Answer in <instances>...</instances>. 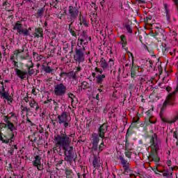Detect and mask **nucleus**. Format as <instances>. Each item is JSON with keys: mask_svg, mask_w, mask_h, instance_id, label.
<instances>
[{"mask_svg": "<svg viewBox=\"0 0 178 178\" xmlns=\"http://www.w3.org/2000/svg\"><path fill=\"white\" fill-rule=\"evenodd\" d=\"M72 139L67 136L66 134H61L54 136V144L56 148L58 149H63L65 157L64 161L68 162L70 165L73 163V161L75 162L76 159L73 154V147L70 145Z\"/></svg>", "mask_w": 178, "mask_h": 178, "instance_id": "obj_1", "label": "nucleus"}, {"mask_svg": "<svg viewBox=\"0 0 178 178\" xmlns=\"http://www.w3.org/2000/svg\"><path fill=\"white\" fill-rule=\"evenodd\" d=\"M150 133L152 134L149 136L150 148L149 158L155 162V163H159L161 159L159 158V156H158V152L161 147V142L159 141V139H158V134L154 133V130H151Z\"/></svg>", "mask_w": 178, "mask_h": 178, "instance_id": "obj_2", "label": "nucleus"}, {"mask_svg": "<svg viewBox=\"0 0 178 178\" xmlns=\"http://www.w3.org/2000/svg\"><path fill=\"white\" fill-rule=\"evenodd\" d=\"M13 130H17V127L11 128L5 127L0 129V141H2L4 144L12 145V143L15 141V132H13Z\"/></svg>", "mask_w": 178, "mask_h": 178, "instance_id": "obj_3", "label": "nucleus"}, {"mask_svg": "<svg viewBox=\"0 0 178 178\" xmlns=\"http://www.w3.org/2000/svg\"><path fill=\"white\" fill-rule=\"evenodd\" d=\"M4 123H0V130H2L3 127H17L15 124H17V116H16V113L10 112L8 115H4L3 118Z\"/></svg>", "mask_w": 178, "mask_h": 178, "instance_id": "obj_4", "label": "nucleus"}, {"mask_svg": "<svg viewBox=\"0 0 178 178\" xmlns=\"http://www.w3.org/2000/svg\"><path fill=\"white\" fill-rule=\"evenodd\" d=\"M76 54L74 56V59L78 63H81L86 60V55H90L91 52L90 50H87V48L83 46L82 48L75 49Z\"/></svg>", "mask_w": 178, "mask_h": 178, "instance_id": "obj_5", "label": "nucleus"}, {"mask_svg": "<svg viewBox=\"0 0 178 178\" xmlns=\"http://www.w3.org/2000/svg\"><path fill=\"white\" fill-rule=\"evenodd\" d=\"M58 123L63 126L65 129H67V127H70V120L72 118L70 115H67V113L63 112L62 114L58 116Z\"/></svg>", "mask_w": 178, "mask_h": 178, "instance_id": "obj_6", "label": "nucleus"}, {"mask_svg": "<svg viewBox=\"0 0 178 178\" xmlns=\"http://www.w3.org/2000/svg\"><path fill=\"white\" fill-rule=\"evenodd\" d=\"M67 92V86L63 83L54 86V93L56 97H63Z\"/></svg>", "mask_w": 178, "mask_h": 178, "instance_id": "obj_7", "label": "nucleus"}, {"mask_svg": "<svg viewBox=\"0 0 178 178\" xmlns=\"http://www.w3.org/2000/svg\"><path fill=\"white\" fill-rule=\"evenodd\" d=\"M67 13H68V17L67 19L69 22H74L76 19L79 17V8L74 6H69L67 8Z\"/></svg>", "mask_w": 178, "mask_h": 178, "instance_id": "obj_8", "label": "nucleus"}, {"mask_svg": "<svg viewBox=\"0 0 178 178\" xmlns=\"http://www.w3.org/2000/svg\"><path fill=\"white\" fill-rule=\"evenodd\" d=\"M118 158L122 165V169L124 170L123 175H129L131 166L130 162L127 161V160H126L122 155H120Z\"/></svg>", "mask_w": 178, "mask_h": 178, "instance_id": "obj_9", "label": "nucleus"}, {"mask_svg": "<svg viewBox=\"0 0 178 178\" xmlns=\"http://www.w3.org/2000/svg\"><path fill=\"white\" fill-rule=\"evenodd\" d=\"M0 97L3 99L8 101V102H10L9 104H12L13 102V99L12 98V96H10L9 90L5 89V86L0 87Z\"/></svg>", "mask_w": 178, "mask_h": 178, "instance_id": "obj_10", "label": "nucleus"}, {"mask_svg": "<svg viewBox=\"0 0 178 178\" xmlns=\"http://www.w3.org/2000/svg\"><path fill=\"white\" fill-rule=\"evenodd\" d=\"M141 73H143V68H140V66L134 65V64L131 63V77L136 79L138 76H141Z\"/></svg>", "mask_w": 178, "mask_h": 178, "instance_id": "obj_11", "label": "nucleus"}, {"mask_svg": "<svg viewBox=\"0 0 178 178\" xmlns=\"http://www.w3.org/2000/svg\"><path fill=\"white\" fill-rule=\"evenodd\" d=\"M88 41L91 42V36L87 35V33L86 31L83 32V34L78 38V44L77 45H87L88 44Z\"/></svg>", "mask_w": 178, "mask_h": 178, "instance_id": "obj_12", "label": "nucleus"}, {"mask_svg": "<svg viewBox=\"0 0 178 178\" xmlns=\"http://www.w3.org/2000/svg\"><path fill=\"white\" fill-rule=\"evenodd\" d=\"M99 136L98 134L94 133L92 134V140H91V144H92V149L93 151H98V144L99 143Z\"/></svg>", "mask_w": 178, "mask_h": 178, "instance_id": "obj_13", "label": "nucleus"}, {"mask_svg": "<svg viewBox=\"0 0 178 178\" xmlns=\"http://www.w3.org/2000/svg\"><path fill=\"white\" fill-rule=\"evenodd\" d=\"M33 165L35 168H37L38 170H44V164L41 163V156L36 155L35 160L33 161Z\"/></svg>", "mask_w": 178, "mask_h": 178, "instance_id": "obj_14", "label": "nucleus"}, {"mask_svg": "<svg viewBox=\"0 0 178 178\" xmlns=\"http://www.w3.org/2000/svg\"><path fill=\"white\" fill-rule=\"evenodd\" d=\"M14 70L15 72V74L21 80H26L27 79V71H23L21 70H19L17 67H14Z\"/></svg>", "mask_w": 178, "mask_h": 178, "instance_id": "obj_15", "label": "nucleus"}, {"mask_svg": "<svg viewBox=\"0 0 178 178\" xmlns=\"http://www.w3.org/2000/svg\"><path fill=\"white\" fill-rule=\"evenodd\" d=\"M106 131H108V124L106 123H104L99 128V137H100L101 138H105V133H106Z\"/></svg>", "mask_w": 178, "mask_h": 178, "instance_id": "obj_16", "label": "nucleus"}, {"mask_svg": "<svg viewBox=\"0 0 178 178\" xmlns=\"http://www.w3.org/2000/svg\"><path fill=\"white\" fill-rule=\"evenodd\" d=\"M31 37H34V38H44V30L42 28L39 27L35 29V31L32 33Z\"/></svg>", "mask_w": 178, "mask_h": 178, "instance_id": "obj_17", "label": "nucleus"}, {"mask_svg": "<svg viewBox=\"0 0 178 178\" xmlns=\"http://www.w3.org/2000/svg\"><path fill=\"white\" fill-rule=\"evenodd\" d=\"M67 77L74 84H77V72H70L67 74Z\"/></svg>", "mask_w": 178, "mask_h": 178, "instance_id": "obj_18", "label": "nucleus"}, {"mask_svg": "<svg viewBox=\"0 0 178 178\" xmlns=\"http://www.w3.org/2000/svg\"><path fill=\"white\" fill-rule=\"evenodd\" d=\"M29 98H30V101H29L30 108H31L32 109H34L35 112H38V109H40V106L38 105V103L37 102V101H35V99H34V98H32V97H29Z\"/></svg>", "mask_w": 178, "mask_h": 178, "instance_id": "obj_19", "label": "nucleus"}, {"mask_svg": "<svg viewBox=\"0 0 178 178\" xmlns=\"http://www.w3.org/2000/svg\"><path fill=\"white\" fill-rule=\"evenodd\" d=\"M25 66L27 68V73L29 74V76H33V74L35 73V71H34V69H33V67H34V63H33L32 60H29L28 64H26Z\"/></svg>", "mask_w": 178, "mask_h": 178, "instance_id": "obj_20", "label": "nucleus"}, {"mask_svg": "<svg viewBox=\"0 0 178 178\" xmlns=\"http://www.w3.org/2000/svg\"><path fill=\"white\" fill-rule=\"evenodd\" d=\"M152 170L154 172L156 170H157V172H159V173H162V176H163V177L169 178V177H172V176H173V172H170L169 171H168V170H158V168H154Z\"/></svg>", "mask_w": 178, "mask_h": 178, "instance_id": "obj_21", "label": "nucleus"}, {"mask_svg": "<svg viewBox=\"0 0 178 178\" xmlns=\"http://www.w3.org/2000/svg\"><path fill=\"white\" fill-rule=\"evenodd\" d=\"M152 37L156 38V40H157V41H161V40H162V38H163V33H162L161 32H159V31H156V30L152 31Z\"/></svg>", "mask_w": 178, "mask_h": 178, "instance_id": "obj_22", "label": "nucleus"}, {"mask_svg": "<svg viewBox=\"0 0 178 178\" xmlns=\"http://www.w3.org/2000/svg\"><path fill=\"white\" fill-rule=\"evenodd\" d=\"M120 44L122 45V48L124 49H127V38H126V35H121L120 36Z\"/></svg>", "mask_w": 178, "mask_h": 178, "instance_id": "obj_23", "label": "nucleus"}, {"mask_svg": "<svg viewBox=\"0 0 178 178\" xmlns=\"http://www.w3.org/2000/svg\"><path fill=\"white\" fill-rule=\"evenodd\" d=\"M73 22H71L69 24L68 31L72 37L77 38V33H76V28L73 26Z\"/></svg>", "mask_w": 178, "mask_h": 178, "instance_id": "obj_24", "label": "nucleus"}, {"mask_svg": "<svg viewBox=\"0 0 178 178\" xmlns=\"http://www.w3.org/2000/svg\"><path fill=\"white\" fill-rule=\"evenodd\" d=\"M92 163H93V167L95 168V169H98V168L101 166V160L99 159V157L97 156H94Z\"/></svg>", "mask_w": 178, "mask_h": 178, "instance_id": "obj_25", "label": "nucleus"}, {"mask_svg": "<svg viewBox=\"0 0 178 178\" xmlns=\"http://www.w3.org/2000/svg\"><path fill=\"white\" fill-rule=\"evenodd\" d=\"M68 98H70L71 99V105L72 108H76V104H74V102H77V97L73 93L69 92L67 94Z\"/></svg>", "mask_w": 178, "mask_h": 178, "instance_id": "obj_26", "label": "nucleus"}, {"mask_svg": "<svg viewBox=\"0 0 178 178\" xmlns=\"http://www.w3.org/2000/svg\"><path fill=\"white\" fill-rule=\"evenodd\" d=\"M106 77V75L105 74H98L97 76H96L97 84H102Z\"/></svg>", "mask_w": 178, "mask_h": 178, "instance_id": "obj_27", "label": "nucleus"}, {"mask_svg": "<svg viewBox=\"0 0 178 178\" xmlns=\"http://www.w3.org/2000/svg\"><path fill=\"white\" fill-rule=\"evenodd\" d=\"M13 30H16L17 33L20 34V33H22V30H23V25L20 24V22H17L13 27Z\"/></svg>", "mask_w": 178, "mask_h": 178, "instance_id": "obj_28", "label": "nucleus"}, {"mask_svg": "<svg viewBox=\"0 0 178 178\" xmlns=\"http://www.w3.org/2000/svg\"><path fill=\"white\" fill-rule=\"evenodd\" d=\"M99 65L103 70H107L108 69V61L104 58H101Z\"/></svg>", "mask_w": 178, "mask_h": 178, "instance_id": "obj_29", "label": "nucleus"}, {"mask_svg": "<svg viewBox=\"0 0 178 178\" xmlns=\"http://www.w3.org/2000/svg\"><path fill=\"white\" fill-rule=\"evenodd\" d=\"M66 178H74V172L72 170L67 168L65 170Z\"/></svg>", "mask_w": 178, "mask_h": 178, "instance_id": "obj_30", "label": "nucleus"}, {"mask_svg": "<svg viewBox=\"0 0 178 178\" xmlns=\"http://www.w3.org/2000/svg\"><path fill=\"white\" fill-rule=\"evenodd\" d=\"M10 147L8 150V155L12 156L15 154V149H17V145H10Z\"/></svg>", "mask_w": 178, "mask_h": 178, "instance_id": "obj_31", "label": "nucleus"}, {"mask_svg": "<svg viewBox=\"0 0 178 178\" xmlns=\"http://www.w3.org/2000/svg\"><path fill=\"white\" fill-rule=\"evenodd\" d=\"M157 119L154 115L150 118L145 120V123L148 126L149 124H155L156 123Z\"/></svg>", "mask_w": 178, "mask_h": 178, "instance_id": "obj_32", "label": "nucleus"}, {"mask_svg": "<svg viewBox=\"0 0 178 178\" xmlns=\"http://www.w3.org/2000/svg\"><path fill=\"white\" fill-rule=\"evenodd\" d=\"M124 29L128 31L129 34L133 33V29H131V22L129 21L125 23Z\"/></svg>", "mask_w": 178, "mask_h": 178, "instance_id": "obj_33", "label": "nucleus"}, {"mask_svg": "<svg viewBox=\"0 0 178 178\" xmlns=\"http://www.w3.org/2000/svg\"><path fill=\"white\" fill-rule=\"evenodd\" d=\"M115 68V60L113 59L110 58L108 62V69H109L110 72H113V69Z\"/></svg>", "mask_w": 178, "mask_h": 178, "instance_id": "obj_34", "label": "nucleus"}, {"mask_svg": "<svg viewBox=\"0 0 178 178\" xmlns=\"http://www.w3.org/2000/svg\"><path fill=\"white\" fill-rule=\"evenodd\" d=\"M44 12H45V8H42L38 9L35 14L36 17H42V16H44Z\"/></svg>", "mask_w": 178, "mask_h": 178, "instance_id": "obj_35", "label": "nucleus"}, {"mask_svg": "<svg viewBox=\"0 0 178 178\" xmlns=\"http://www.w3.org/2000/svg\"><path fill=\"white\" fill-rule=\"evenodd\" d=\"M137 124H140V118L139 117H135L132 120V126H134V127H137Z\"/></svg>", "mask_w": 178, "mask_h": 178, "instance_id": "obj_36", "label": "nucleus"}, {"mask_svg": "<svg viewBox=\"0 0 178 178\" xmlns=\"http://www.w3.org/2000/svg\"><path fill=\"white\" fill-rule=\"evenodd\" d=\"M144 20H145V23L146 26H149V27L152 24L150 22H151V20H152V16L149 15V16L145 17Z\"/></svg>", "mask_w": 178, "mask_h": 178, "instance_id": "obj_37", "label": "nucleus"}, {"mask_svg": "<svg viewBox=\"0 0 178 178\" xmlns=\"http://www.w3.org/2000/svg\"><path fill=\"white\" fill-rule=\"evenodd\" d=\"M150 29L154 30V29H156V30H160V29L162 27L161 26V24L156 23V24H150V26H149Z\"/></svg>", "mask_w": 178, "mask_h": 178, "instance_id": "obj_38", "label": "nucleus"}, {"mask_svg": "<svg viewBox=\"0 0 178 178\" xmlns=\"http://www.w3.org/2000/svg\"><path fill=\"white\" fill-rule=\"evenodd\" d=\"M152 112H154V109H149L145 113H146V117H145V120L147 119H149L150 118H152L154 115H152Z\"/></svg>", "mask_w": 178, "mask_h": 178, "instance_id": "obj_39", "label": "nucleus"}, {"mask_svg": "<svg viewBox=\"0 0 178 178\" xmlns=\"http://www.w3.org/2000/svg\"><path fill=\"white\" fill-rule=\"evenodd\" d=\"M81 87L83 90H87V88H89L90 83H88L87 81H83L81 83Z\"/></svg>", "mask_w": 178, "mask_h": 178, "instance_id": "obj_40", "label": "nucleus"}, {"mask_svg": "<svg viewBox=\"0 0 178 178\" xmlns=\"http://www.w3.org/2000/svg\"><path fill=\"white\" fill-rule=\"evenodd\" d=\"M161 47L162 52L163 54H167V52L169 51V48L166 47L165 43H161Z\"/></svg>", "mask_w": 178, "mask_h": 178, "instance_id": "obj_41", "label": "nucleus"}, {"mask_svg": "<svg viewBox=\"0 0 178 178\" xmlns=\"http://www.w3.org/2000/svg\"><path fill=\"white\" fill-rule=\"evenodd\" d=\"M29 111H30V108H28L23 105L21 106V115H24L25 112H26V113H29Z\"/></svg>", "mask_w": 178, "mask_h": 178, "instance_id": "obj_42", "label": "nucleus"}, {"mask_svg": "<svg viewBox=\"0 0 178 178\" xmlns=\"http://www.w3.org/2000/svg\"><path fill=\"white\" fill-rule=\"evenodd\" d=\"M80 21H81V23L83 24V26H85L86 27H88V25L90 24V23L88 22V21H87L86 18H82V20H81V18H80Z\"/></svg>", "mask_w": 178, "mask_h": 178, "instance_id": "obj_43", "label": "nucleus"}, {"mask_svg": "<svg viewBox=\"0 0 178 178\" xmlns=\"http://www.w3.org/2000/svg\"><path fill=\"white\" fill-rule=\"evenodd\" d=\"M28 138L32 143H35V141H37V137H35V134H32L31 136H29Z\"/></svg>", "mask_w": 178, "mask_h": 178, "instance_id": "obj_44", "label": "nucleus"}, {"mask_svg": "<svg viewBox=\"0 0 178 178\" xmlns=\"http://www.w3.org/2000/svg\"><path fill=\"white\" fill-rule=\"evenodd\" d=\"M104 149H105V144L104 143V142H102L99 145V147H97V151H99V152H102V151H104Z\"/></svg>", "mask_w": 178, "mask_h": 178, "instance_id": "obj_45", "label": "nucleus"}, {"mask_svg": "<svg viewBox=\"0 0 178 178\" xmlns=\"http://www.w3.org/2000/svg\"><path fill=\"white\" fill-rule=\"evenodd\" d=\"M54 69L51 68V67L49 66H47L44 68V72H45V73H52Z\"/></svg>", "mask_w": 178, "mask_h": 178, "instance_id": "obj_46", "label": "nucleus"}, {"mask_svg": "<svg viewBox=\"0 0 178 178\" xmlns=\"http://www.w3.org/2000/svg\"><path fill=\"white\" fill-rule=\"evenodd\" d=\"M20 34H24V35H30V32L29 29H22Z\"/></svg>", "mask_w": 178, "mask_h": 178, "instance_id": "obj_47", "label": "nucleus"}, {"mask_svg": "<svg viewBox=\"0 0 178 178\" xmlns=\"http://www.w3.org/2000/svg\"><path fill=\"white\" fill-rule=\"evenodd\" d=\"M53 105L54 106V111L59 109V103H58V102L53 100Z\"/></svg>", "mask_w": 178, "mask_h": 178, "instance_id": "obj_48", "label": "nucleus"}, {"mask_svg": "<svg viewBox=\"0 0 178 178\" xmlns=\"http://www.w3.org/2000/svg\"><path fill=\"white\" fill-rule=\"evenodd\" d=\"M128 56H129V58L131 59L132 60V65H134V56H133V53L130 52V51H128Z\"/></svg>", "mask_w": 178, "mask_h": 178, "instance_id": "obj_49", "label": "nucleus"}, {"mask_svg": "<svg viewBox=\"0 0 178 178\" xmlns=\"http://www.w3.org/2000/svg\"><path fill=\"white\" fill-rule=\"evenodd\" d=\"M95 72H97V73H99L100 74H102V73H104V69L103 68H98V67H96L95 68Z\"/></svg>", "mask_w": 178, "mask_h": 178, "instance_id": "obj_50", "label": "nucleus"}, {"mask_svg": "<svg viewBox=\"0 0 178 178\" xmlns=\"http://www.w3.org/2000/svg\"><path fill=\"white\" fill-rule=\"evenodd\" d=\"M131 154H132L131 152L127 151L124 152V155L126 158H128L129 159H131Z\"/></svg>", "mask_w": 178, "mask_h": 178, "instance_id": "obj_51", "label": "nucleus"}, {"mask_svg": "<svg viewBox=\"0 0 178 178\" xmlns=\"http://www.w3.org/2000/svg\"><path fill=\"white\" fill-rule=\"evenodd\" d=\"M33 58H35V56L38 57V60H41V56H42V55H38V53L36 52H33Z\"/></svg>", "mask_w": 178, "mask_h": 178, "instance_id": "obj_52", "label": "nucleus"}, {"mask_svg": "<svg viewBox=\"0 0 178 178\" xmlns=\"http://www.w3.org/2000/svg\"><path fill=\"white\" fill-rule=\"evenodd\" d=\"M138 80L140 81V84H143V83H145V81H147L145 76H139Z\"/></svg>", "mask_w": 178, "mask_h": 178, "instance_id": "obj_53", "label": "nucleus"}, {"mask_svg": "<svg viewBox=\"0 0 178 178\" xmlns=\"http://www.w3.org/2000/svg\"><path fill=\"white\" fill-rule=\"evenodd\" d=\"M166 165H167V166H168L169 168H170V166H172V160H170V159H169V156L167 157Z\"/></svg>", "mask_w": 178, "mask_h": 178, "instance_id": "obj_54", "label": "nucleus"}, {"mask_svg": "<svg viewBox=\"0 0 178 178\" xmlns=\"http://www.w3.org/2000/svg\"><path fill=\"white\" fill-rule=\"evenodd\" d=\"M163 6H164V9L165 10V13H169V5L168 3H164L163 4Z\"/></svg>", "mask_w": 178, "mask_h": 178, "instance_id": "obj_55", "label": "nucleus"}, {"mask_svg": "<svg viewBox=\"0 0 178 178\" xmlns=\"http://www.w3.org/2000/svg\"><path fill=\"white\" fill-rule=\"evenodd\" d=\"M91 23L92 24V26H95L96 24H98V21L96 20L95 19H91Z\"/></svg>", "mask_w": 178, "mask_h": 178, "instance_id": "obj_56", "label": "nucleus"}, {"mask_svg": "<svg viewBox=\"0 0 178 178\" xmlns=\"http://www.w3.org/2000/svg\"><path fill=\"white\" fill-rule=\"evenodd\" d=\"M13 65L14 67H17H17H19V64H18L17 61H16L15 60H13Z\"/></svg>", "mask_w": 178, "mask_h": 178, "instance_id": "obj_57", "label": "nucleus"}, {"mask_svg": "<svg viewBox=\"0 0 178 178\" xmlns=\"http://www.w3.org/2000/svg\"><path fill=\"white\" fill-rule=\"evenodd\" d=\"M69 72H60V77H64L65 76H67V74H68Z\"/></svg>", "mask_w": 178, "mask_h": 178, "instance_id": "obj_58", "label": "nucleus"}, {"mask_svg": "<svg viewBox=\"0 0 178 178\" xmlns=\"http://www.w3.org/2000/svg\"><path fill=\"white\" fill-rule=\"evenodd\" d=\"M58 2H60V1H56V0H54L52 2V6H54V8H56V5H58Z\"/></svg>", "mask_w": 178, "mask_h": 178, "instance_id": "obj_59", "label": "nucleus"}, {"mask_svg": "<svg viewBox=\"0 0 178 178\" xmlns=\"http://www.w3.org/2000/svg\"><path fill=\"white\" fill-rule=\"evenodd\" d=\"M24 101L25 102H30V97H29V96H27V97H24Z\"/></svg>", "mask_w": 178, "mask_h": 178, "instance_id": "obj_60", "label": "nucleus"}, {"mask_svg": "<svg viewBox=\"0 0 178 178\" xmlns=\"http://www.w3.org/2000/svg\"><path fill=\"white\" fill-rule=\"evenodd\" d=\"M10 3L8 1H4L3 3V6H5V8H6V6H10Z\"/></svg>", "mask_w": 178, "mask_h": 178, "instance_id": "obj_61", "label": "nucleus"}, {"mask_svg": "<svg viewBox=\"0 0 178 178\" xmlns=\"http://www.w3.org/2000/svg\"><path fill=\"white\" fill-rule=\"evenodd\" d=\"M29 58V54H26V56H21V59L26 60Z\"/></svg>", "mask_w": 178, "mask_h": 178, "instance_id": "obj_62", "label": "nucleus"}, {"mask_svg": "<svg viewBox=\"0 0 178 178\" xmlns=\"http://www.w3.org/2000/svg\"><path fill=\"white\" fill-rule=\"evenodd\" d=\"M31 94L33 95H37V91L35 90V88L32 89Z\"/></svg>", "mask_w": 178, "mask_h": 178, "instance_id": "obj_63", "label": "nucleus"}, {"mask_svg": "<svg viewBox=\"0 0 178 178\" xmlns=\"http://www.w3.org/2000/svg\"><path fill=\"white\" fill-rule=\"evenodd\" d=\"M129 177L130 178H137L135 174L131 173L129 174Z\"/></svg>", "mask_w": 178, "mask_h": 178, "instance_id": "obj_64", "label": "nucleus"}]
</instances>
